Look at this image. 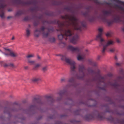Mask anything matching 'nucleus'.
<instances>
[{"label":"nucleus","mask_w":124,"mask_h":124,"mask_svg":"<svg viewBox=\"0 0 124 124\" xmlns=\"http://www.w3.org/2000/svg\"><path fill=\"white\" fill-rule=\"evenodd\" d=\"M46 98H47L48 99L50 98L51 100V102H54V99L53 98H52L51 97V96H46Z\"/></svg>","instance_id":"obj_29"},{"label":"nucleus","mask_w":124,"mask_h":124,"mask_svg":"<svg viewBox=\"0 0 124 124\" xmlns=\"http://www.w3.org/2000/svg\"><path fill=\"white\" fill-rule=\"evenodd\" d=\"M1 14H0V16L2 18H3L4 17V10H2L1 11Z\"/></svg>","instance_id":"obj_28"},{"label":"nucleus","mask_w":124,"mask_h":124,"mask_svg":"<svg viewBox=\"0 0 124 124\" xmlns=\"http://www.w3.org/2000/svg\"><path fill=\"white\" fill-rule=\"evenodd\" d=\"M11 11V10H10V9H8V11Z\"/></svg>","instance_id":"obj_55"},{"label":"nucleus","mask_w":124,"mask_h":124,"mask_svg":"<svg viewBox=\"0 0 124 124\" xmlns=\"http://www.w3.org/2000/svg\"><path fill=\"white\" fill-rule=\"evenodd\" d=\"M2 53H3L6 56H8V55H10V53L9 54L8 53H3V52H2Z\"/></svg>","instance_id":"obj_43"},{"label":"nucleus","mask_w":124,"mask_h":124,"mask_svg":"<svg viewBox=\"0 0 124 124\" xmlns=\"http://www.w3.org/2000/svg\"><path fill=\"white\" fill-rule=\"evenodd\" d=\"M78 38V36L77 34L74 35L73 37L70 39V42L74 44L77 43Z\"/></svg>","instance_id":"obj_9"},{"label":"nucleus","mask_w":124,"mask_h":124,"mask_svg":"<svg viewBox=\"0 0 124 124\" xmlns=\"http://www.w3.org/2000/svg\"><path fill=\"white\" fill-rule=\"evenodd\" d=\"M29 18L28 17H26L24 19V21H28L29 20Z\"/></svg>","instance_id":"obj_39"},{"label":"nucleus","mask_w":124,"mask_h":124,"mask_svg":"<svg viewBox=\"0 0 124 124\" xmlns=\"http://www.w3.org/2000/svg\"><path fill=\"white\" fill-rule=\"evenodd\" d=\"M38 23L37 22H34V23L33 24L34 26H36L38 24Z\"/></svg>","instance_id":"obj_41"},{"label":"nucleus","mask_w":124,"mask_h":124,"mask_svg":"<svg viewBox=\"0 0 124 124\" xmlns=\"http://www.w3.org/2000/svg\"><path fill=\"white\" fill-rule=\"evenodd\" d=\"M116 6H117H117H118L117 5Z\"/></svg>","instance_id":"obj_62"},{"label":"nucleus","mask_w":124,"mask_h":124,"mask_svg":"<svg viewBox=\"0 0 124 124\" xmlns=\"http://www.w3.org/2000/svg\"><path fill=\"white\" fill-rule=\"evenodd\" d=\"M63 44H65V43H63Z\"/></svg>","instance_id":"obj_60"},{"label":"nucleus","mask_w":124,"mask_h":124,"mask_svg":"<svg viewBox=\"0 0 124 124\" xmlns=\"http://www.w3.org/2000/svg\"><path fill=\"white\" fill-rule=\"evenodd\" d=\"M4 49L6 51H8V52H9V53H10V52H11V50H10L9 49H7L6 48H4Z\"/></svg>","instance_id":"obj_40"},{"label":"nucleus","mask_w":124,"mask_h":124,"mask_svg":"<svg viewBox=\"0 0 124 124\" xmlns=\"http://www.w3.org/2000/svg\"><path fill=\"white\" fill-rule=\"evenodd\" d=\"M88 51V50L87 49H86L85 50V52H87Z\"/></svg>","instance_id":"obj_51"},{"label":"nucleus","mask_w":124,"mask_h":124,"mask_svg":"<svg viewBox=\"0 0 124 124\" xmlns=\"http://www.w3.org/2000/svg\"><path fill=\"white\" fill-rule=\"evenodd\" d=\"M61 82H64L67 81V79L66 78L63 77L61 78Z\"/></svg>","instance_id":"obj_31"},{"label":"nucleus","mask_w":124,"mask_h":124,"mask_svg":"<svg viewBox=\"0 0 124 124\" xmlns=\"http://www.w3.org/2000/svg\"><path fill=\"white\" fill-rule=\"evenodd\" d=\"M54 31L52 28L50 29H47L44 26H42L39 30L36 29L34 31V34L35 37H38L39 36L40 33L42 31L43 36L44 37H47L49 35V32L53 31Z\"/></svg>","instance_id":"obj_6"},{"label":"nucleus","mask_w":124,"mask_h":124,"mask_svg":"<svg viewBox=\"0 0 124 124\" xmlns=\"http://www.w3.org/2000/svg\"><path fill=\"white\" fill-rule=\"evenodd\" d=\"M78 70L79 72L82 73L81 76H77V78L78 79H82L85 76V68L84 65L83 64H80L78 65Z\"/></svg>","instance_id":"obj_8"},{"label":"nucleus","mask_w":124,"mask_h":124,"mask_svg":"<svg viewBox=\"0 0 124 124\" xmlns=\"http://www.w3.org/2000/svg\"><path fill=\"white\" fill-rule=\"evenodd\" d=\"M103 16L101 19L103 22L107 23L108 25H110L114 22L116 21V13L112 9L104 10L102 11Z\"/></svg>","instance_id":"obj_2"},{"label":"nucleus","mask_w":124,"mask_h":124,"mask_svg":"<svg viewBox=\"0 0 124 124\" xmlns=\"http://www.w3.org/2000/svg\"><path fill=\"white\" fill-rule=\"evenodd\" d=\"M24 11L22 10H20L18 11L16 13L15 16H19L22 14H24Z\"/></svg>","instance_id":"obj_12"},{"label":"nucleus","mask_w":124,"mask_h":124,"mask_svg":"<svg viewBox=\"0 0 124 124\" xmlns=\"http://www.w3.org/2000/svg\"><path fill=\"white\" fill-rule=\"evenodd\" d=\"M50 40L51 42H54L55 41V39L54 38H52L50 39Z\"/></svg>","instance_id":"obj_35"},{"label":"nucleus","mask_w":124,"mask_h":124,"mask_svg":"<svg viewBox=\"0 0 124 124\" xmlns=\"http://www.w3.org/2000/svg\"><path fill=\"white\" fill-rule=\"evenodd\" d=\"M108 4L109 5H110V3H108Z\"/></svg>","instance_id":"obj_57"},{"label":"nucleus","mask_w":124,"mask_h":124,"mask_svg":"<svg viewBox=\"0 0 124 124\" xmlns=\"http://www.w3.org/2000/svg\"><path fill=\"white\" fill-rule=\"evenodd\" d=\"M115 59H116V56L115 55Z\"/></svg>","instance_id":"obj_56"},{"label":"nucleus","mask_w":124,"mask_h":124,"mask_svg":"<svg viewBox=\"0 0 124 124\" xmlns=\"http://www.w3.org/2000/svg\"><path fill=\"white\" fill-rule=\"evenodd\" d=\"M65 9L69 11H70L71 10V8L70 7H67L65 8Z\"/></svg>","instance_id":"obj_30"},{"label":"nucleus","mask_w":124,"mask_h":124,"mask_svg":"<svg viewBox=\"0 0 124 124\" xmlns=\"http://www.w3.org/2000/svg\"><path fill=\"white\" fill-rule=\"evenodd\" d=\"M36 107L34 105H31L30 107V109H34L36 108Z\"/></svg>","instance_id":"obj_33"},{"label":"nucleus","mask_w":124,"mask_h":124,"mask_svg":"<svg viewBox=\"0 0 124 124\" xmlns=\"http://www.w3.org/2000/svg\"><path fill=\"white\" fill-rule=\"evenodd\" d=\"M106 36L108 37L110 36V33L108 32L106 34Z\"/></svg>","instance_id":"obj_42"},{"label":"nucleus","mask_w":124,"mask_h":124,"mask_svg":"<svg viewBox=\"0 0 124 124\" xmlns=\"http://www.w3.org/2000/svg\"><path fill=\"white\" fill-rule=\"evenodd\" d=\"M116 64H117V66H119V64L118 63H117Z\"/></svg>","instance_id":"obj_53"},{"label":"nucleus","mask_w":124,"mask_h":124,"mask_svg":"<svg viewBox=\"0 0 124 124\" xmlns=\"http://www.w3.org/2000/svg\"><path fill=\"white\" fill-rule=\"evenodd\" d=\"M28 62L30 63V64L31 65L34 64L35 62V61L30 60L29 59H28Z\"/></svg>","instance_id":"obj_25"},{"label":"nucleus","mask_w":124,"mask_h":124,"mask_svg":"<svg viewBox=\"0 0 124 124\" xmlns=\"http://www.w3.org/2000/svg\"><path fill=\"white\" fill-rule=\"evenodd\" d=\"M14 39V37H13L11 39H12V40H13V39Z\"/></svg>","instance_id":"obj_52"},{"label":"nucleus","mask_w":124,"mask_h":124,"mask_svg":"<svg viewBox=\"0 0 124 124\" xmlns=\"http://www.w3.org/2000/svg\"><path fill=\"white\" fill-rule=\"evenodd\" d=\"M104 113H99L98 112H95L92 113L90 114H87L84 117L85 120L87 121L93 119L95 118L102 120L105 118L104 117Z\"/></svg>","instance_id":"obj_7"},{"label":"nucleus","mask_w":124,"mask_h":124,"mask_svg":"<svg viewBox=\"0 0 124 124\" xmlns=\"http://www.w3.org/2000/svg\"><path fill=\"white\" fill-rule=\"evenodd\" d=\"M87 71L89 73H91V74H93L95 73V72L90 68H88L87 69Z\"/></svg>","instance_id":"obj_24"},{"label":"nucleus","mask_w":124,"mask_h":124,"mask_svg":"<svg viewBox=\"0 0 124 124\" xmlns=\"http://www.w3.org/2000/svg\"><path fill=\"white\" fill-rule=\"evenodd\" d=\"M47 70V67L46 66H45L42 68V70L44 72L46 71Z\"/></svg>","instance_id":"obj_34"},{"label":"nucleus","mask_w":124,"mask_h":124,"mask_svg":"<svg viewBox=\"0 0 124 124\" xmlns=\"http://www.w3.org/2000/svg\"><path fill=\"white\" fill-rule=\"evenodd\" d=\"M37 58H38L39 59L40 58V57L38 55L37 56Z\"/></svg>","instance_id":"obj_49"},{"label":"nucleus","mask_w":124,"mask_h":124,"mask_svg":"<svg viewBox=\"0 0 124 124\" xmlns=\"http://www.w3.org/2000/svg\"><path fill=\"white\" fill-rule=\"evenodd\" d=\"M12 18V17L10 16H9L7 17V18L8 19H9L11 18Z\"/></svg>","instance_id":"obj_48"},{"label":"nucleus","mask_w":124,"mask_h":124,"mask_svg":"<svg viewBox=\"0 0 124 124\" xmlns=\"http://www.w3.org/2000/svg\"><path fill=\"white\" fill-rule=\"evenodd\" d=\"M100 57H101L100 56H98L97 57V59L98 60H99L100 59Z\"/></svg>","instance_id":"obj_44"},{"label":"nucleus","mask_w":124,"mask_h":124,"mask_svg":"<svg viewBox=\"0 0 124 124\" xmlns=\"http://www.w3.org/2000/svg\"><path fill=\"white\" fill-rule=\"evenodd\" d=\"M28 68L27 66H26L24 67V68L25 69H27Z\"/></svg>","instance_id":"obj_50"},{"label":"nucleus","mask_w":124,"mask_h":124,"mask_svg":"<svg viewBox=\"0 0 124 124\" xmlns=\"http://www.w3.org/2000/svg\"><path fill=\"white\" fill-rule=\"evenodd\" d=\"M68 82L71 84V85H72L74 83V78L72 77L70 78L68 80Z\"/></svg>","instance_id":"obj_16"},{"label":"nucleus","mask_w":124,"mask_h":124,"mask_svg":"<svg viewBox=\"0 0 124 124\" xmlns=\"http://www.w3.org/2000/svg\"><path fill=\"white\" fill-rule=\"evenodd\" d=\"M91 65H92L93 66H96L97 63L96 62H91Z\"/></svg>","instance_id":"obj_36"},{"label":"nucleus","mask_w":124,"mask_h":124,"mask_svg":"<svg viewBox=\"0 0 124 124\" xmlns=\"http://www.w3.org/2000/svg\"><path fill=\"white\" fill-rule=\"evenodd\" d=\"M5 6V5L3 4H1L0 5V11L3 10V8Z\"/></svg>","instance_id":"obj_27"},{"label":"nucleus","mask_w":124,"mask_h":124,"mask_svg":"<svg viewBox=\"0 0 124 124\" xmlns=\"http://www.w3.org/2000/svg\"><path fill=\"white\" fill-rule=\"evenodd\" d=\"M13 111V110L10 108L8 107H6L4 108V112L5 113H6L9 114L10 112Z\"/></svg>","instance_id":"obj_11"},{"label":"nucleus","mask_w":124,"mask_h":124,"mask_svg":"<svg viewBox=\"0 0 124 124\" xmlns=\"http://www.w3.org/2000/svg\"><path fill=\"white\" fill-rule=\"evenodd\" d=\"M107 119L108 121H110L112 122H114L115 119L114 118L111 116H110L109 117L107 118Z\"/></svg>","instance_id":"obj_19"},{"label":"nucleus","mask_w":124,"mask_h":124,"mask_svg":"<svg viewBox=\"0 0 124 124\" xmlns=\"http://www.w3.org/2000/svg\"><path fill=\"white\" fill-rule=\"evenodd\" d=\"M108 75L110 77V76H111L112 74H108Z\"/></svg>","instance_id":"obj_47"},{"label":"nucleus","mask_w":124,"mask_h":124,"mask_svg":"<svg viewBox=\"0 0 124 124\" xmlns=\"http://www.w3.org/2000/svg\"><path fill=\"white\" fill-rule=\"evenodd\" d=\"M116 18H117V17H116Z\"/></svg>","instance_id":"obj_64"},{"label":"nucleus","mask_w":124,"mask_h":124,"mask_svg":"<svg viewBox=\"0 0 124 124\" xmlns=\"http://www.w3.org/2000/svg\"><path fill=\"white\" fill-rule=\"evenodd\" d=\"M41 80V78L39 77L34 78L32 79V81L34 82H36L38 81H40Z\"/></svg>","instance_id":"obj_13"},{"label":"nucleus","mask_w":124,"mask_h":124,"mask_svg":"<svg viewBox=\"0 0 124 124\" xmlns=\"http://www.w3.org/2000/svg\"><path fill=\"white\" fill-rule=\"evenodd\" d=\"M0 52H2L0 50Z\"/></svg>","instance_id":"obj_58"},{"label":"nucleus","mask_w":124,"mask_h":124,"mask_svg":"<svg viewBox=\"0 0 124 124\" xmlns=\"http://www.w3.org/2000/svg\"><path fill=\"white\" fill-rule=\"evenodd\" d=\"M61 57V59L63 61H65L66 63L69 64L70 66L71 73L73 75V73L76 72L75 69L76 68V63L72 60L70 58H67L66 54L63 55H60Z\"/></svg>","instance_id":"obj_5"},{"label":"nucleus","mask_w":124,"mask_h":124,"mask_svg":"<svg viewBox=\"0 0 124 124\" xmlns=\"http://www.w3.org/2000/svg\"><path fill=\"white\" fill-rule=\"evenodd\" d=\"M50 118H51V119H52V118H51V117H50Z\"/></svg>","instance_id":"obj_61"},{"label":"nucleus","mask_w":124,"mask_h":124,"mask_svg":"<svg viewBox=\"0 0 124 124\" xmlns=\"http://www.w3.org/2000/svg\"><path fill=\"white\" fill-rule=\"evenodd\" d=\"M24 3L25 4H29V3L28 2H25Z\"/></svg>","instance_id":"obj_46"},{"label":"nucleus","mask_w":124,"mask_h":124,"mask_svg":"<svg viewBox=\"0 0 124 124\" xmlns=\"http://www.w3.org/2000/svg\"><path fill=\"white\" fill-rule=\"evenodd\" d=\"M33 102L34 103L38 104H43L44 103V102L39 99L36 98H35L33 101Z\"/></svg>","instance_id":"obj_10"},{"label":"nucleus","mask_w":124,"mask_h":124,"mask_svg":"<svg viewBox=\"0 0 124 124\" xmlns=\"http://www.w3.org/2000/svg\"><path fill=\"white\" fill-rule=\"evenodd\" d=\"M41 65L39 64H37L35 65L33 69L34 70H37L38 69L40 66Z\"/></svg>","instance_id":"obj_20"},{"label":"nucleus","mask_w":124,"mask_h":124,"mask_svg":"<svg viewBox=\"0 0 124 124\" xmlns=\"http://www.w3.org/2000/svg\"><path fill=\"white\" fill-rule=\"evenodd\" d=\"M83 48V46L74 47L70 45H69L67 47L68 49L70 50L72 52H76L78 54L77 59L79 61L85 58V55L84 53H82L81 51V49Z\"/></svg>","instance_id":"obj_4"},{"label":"nucleus","mask_w":124,"mask_h":124,"mask_svg":"<svg viewBox=\"0 0 124 124\" xmlns=\"http://www.w3.org/2000/svg\"><path fill=\"white\" fill-rule=\"evenodd\" d=\"M94 17L93 16H90L88 17V20L91 22H93L94 21Z\"/></svg>","instance_id":"obj_21"},{"label":"nucleus","mask_w":124,"mask_h":124,"mask_svg":"<svg viewBox=\"0 0 124 124\" xmlns=\"http://www.w3.org/2000/svg\"><path fill=\"white\" fill-rule=\"evenodd\" d=\"M122 30L124 31V28H122Z\"/></svg>","instance_id":"obj_54"},{"label":"nucleus","mask_w":124,"mask_h":124,"mask_svg":"<svg viewBox=\"0 0 124 124\" xmlns=\"http://www.w3.org/2000/svg\"><path fill=\"white\" fill-rule=\"evenodd\" d=\"M99 82H100L104 83L105 81V78L102 77L100 76L99 78Z\"/></svg>","instance_id":"obj_15"},{"label":"nucleus","mask_w":124,"mask_h":124,"mask_svg":"<svg viewBox=\"0 0 124 124\" xmlns=\"http://www.w3.org/2000/svg\"><path fill=\"white\" fill-rule=\"evenodd\" d=\"M119 8L121 10L124 12V8L123 7L121 6L119 7Z\"/></svg>","instance_id":"obj_37"},{"label":"nucleus","mask_w":124,"mask_h":124,"mask_svg":"<svg viewBox=\"0 0 124 124\" xmlns=\"http://www.w3.org/2000/svg\"><path fill=\"white\" fill-rule=\"evenodd\" d=\"M4 66L5 67H7L8 66L13 67H14V65L12 63L5 64L4 65Z\"/></svg>","instance_id":"obj_18"},{"label":"nucleus","mask_w":124,"mask_h":124,"mask_svg":"<svg viewBox=\"0 0 124 124\" xmlns=\"http://www.w3.org/2000/svg\"><path fill=\"white\" fill-rule=\"evenodd\" d=\"M26 35L27 37H28L30 34V31L28 29H27L26 30Z\"/></svg>","instance_id":"obj_22"},{"label":"nucleus","mask_w":124,"mask_h":124,"mask_svg":"<svg viewBox=\"0 0 124 124\" xmlns=\"http://www.w3.org/2000/svg\"><path fill=\"white\" fill-rule=\"evenodd\" d=\"M34 57V55L33 54H29L27 55L26 56L27 58H30L32 57Z\"/></svg>","instance_id":"obj_32"},{"label":"nucleus","mask_w":124,"mask_h":124,"mask_svg":"<svg viewBox=\"0 0 124 124\" xmlns=\"http://www.w3.org/2000/svg\"><path fill=\"white\" fill-rule=\"evenodd\" d=\"M99 32L98 35L96 36V40L99 41L100 46H102L103 48L102 51V54H104L107 47L108 46L113 45L114 43V42L112 40H104L102 38V36L103 34L102 29L101 28H99L98 29Z\"/></svg>","instance_id":"obj_3"},{"label":"nucleus","mask_w":124,"mask_h":124,"mask_svg":"<svg viewBox=\"0 0 124 124\" xmlns=\"http://www.w3.org/2000/svg\"><path fill=\"white\" fill-rule=\"evenodd\" d=\"M86 54H87V53H86Z\"/></svg>","instance_id":"obj_63"},{"label":"nucleus","mask_w":124,"mask_h":124,"mask_svg":"<svg viewBox=\"0 0 124 124\" xmlns=\"http://www.w3.org/2000/svg\"><path fill=\"white\" fill-rule=\"evenodd\" d=\"M118 122H119L120 124H124V120L122 119L119 121L118 119H117V124Z\"/></svg>","instance_id":"obj_26"},{"label":"nucleus","mask_w":124,"mask_h":124,"mask_svg":"<svg viewBox=\"0 0 124 124\" xmlns=\"http://www.w3.org/2000/svg\"><path fill=\"white\" fill-rule=\"evenodd\" d=\"M108 85L116 87V81H115L113 83L109 82L108 83Z\"/></svg>","instance_id":"obj_14"},{"label":"nucleus","mask_w":124,"mask_h":124,"mask_svg":"<svg viewBox=\"0 0 124 124\" xmlns=\"http://www.w3.org/2000/svg\"><path fill=\"white\" fill-rule=\"evenodd\" d=\"M9 53H10V56L13 57H16L17 55L16 53H14L12 51L10 52Z\"/></svg>","instance_id":"obj_17"},{"label":"nucleus","mask_w":124,"mask_h":124,"mask_svg":"<svg viewBox=\"0 0 124 124\" xmlns=\"http://www.w3.org/2000/svg\"><path fill=\"white\" fill-rule=\"evenodd\" d=\"M115 51V49L113 48L110 49L109 50V51L111 53H113Z\"/></svg>","instance_id":"obj_38"},{"label":"nucleus","mask_w":124,"mask_h":124,"mask_svg":"<svg viewBox=\"0 0 124 124\" xmlns=\"http://www.w3.org/2000/svg\"><path fill=\"white\" fill-rule=\"evenodd\" d=\"M65 93V92L64 90H61L59 93L58 94L60 96H62L64 95Z\"/></svg>","instance_id":"obj_23"},{"label":"nucleus","mask_w":124,"mask_h":124,"mask_svg":"<svg viewBox=\"0 0 124 124\" xmlns=\"http://www.w3.org/2000/svg\"><path fill=\"white\" fill-rule=\"evenodd\" d=\"M61 18L65 20V22H58L59 26L60 28L59 30H57L59 31L61 34L58 36L59 40H61L63 38L65 40L67 39V37L70 36L73 33L69 29V26H71L74 29L76 30L81 31L83 27L85 28V24L81 23L74 16L66 14L64 16H61Z\"/></svg>","instance_id":"obj_1"},{"label":"nucleus","mask_w":124,"mask_h":124,"mask_svg":"<svg viewBox=\"0 0 124 124\" xmlns=\"http://www.w3.org/2000/svg\"><path fill=\"white\" fill-rule=\"evenodd\" d=\"M119 43L120 42V41L118 39H117V43Z\"/></svg>","instance_id":"obj_45"},{"label":"nucleus","mask_w":124,"mask_h":124,"mask_svg":"<svg viewBox=\"0 0 124 124\" xmlns=\"http://www.w3.org/2000/svg\"><path fill=\"white\" fill-rule=\"evenodd\" d=\"M107 112H109V111H107Z\"/></svg>","instance_id":"obj_59"}]
</instances>
